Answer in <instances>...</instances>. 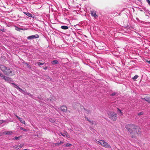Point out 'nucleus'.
I'll return each instance as SVG.
<instances>
[{"label":"nucleus","instance_id":"21","mask_svg":"<svg viewBox=\"0 0 150 150\" xmlns=\"http://www.w3.org/2000/svg\"><path fill=\"white\" fill-rule=\"evenodd\" d=\"M64 145L66 147H68L71 146L72 145V144L70 143H67L65 144Z\"/></svg>","mask_w":150,"mask_h":150},{"label":"nucleus","instance_id":"17","mask_svg":"<svg viewBox=\"0 0 150 150\" xmlns=\"http://www.w3.org/2000/svg\"><path fill=\"white\" fill-rule=\"evenodd\" d=\"M64 143L63 141H61L59 142H58L55 144L56 146H58L61 144Z\"/></svg>","mask_w":150,"mask_h":150},{"label":"nucleus","instance_id":"30","mask_svg":"<svg viewBox=\"0 0 150 150\" xmlns=\"http://www.w3.org/2000/svg\"><path fill=\"white\" fill-rule=\"evenodd\" d=\"M24 144H22L19 145H18L19 147H20V148H22L23 146H24Z\"/></svg>","mask_w":150,"mask_h":150},{"label":"nucleus","instance_id":"28","mask_svg":"<svg viewBox=\"0 0 150 150\" xmlns=\"http://www.w3.org/2000/svg\"><path fill=\"white\" fill-rule=\"evenodd\" d=\"M49 120L50 122H54L55 121L54 120L52 119H51V118L50 119H49Z\"/></svg>","mask_w":150,"mask_h":150},{"label":"nucleus","instance_id":"45","mask_svg":"<svg viewBox=\"0 0 150 150\" xmlns=\"http://www.w3.org/2000/svg\"><path fill=\"white\" fill-rule=\"evenodd\" d=\"M87 113H89L91 112L89 110H87Z\"/></svg>","mask_w":150,"mask_h":150},{"label":"nucleus","instance_id":"26","mask_svg":"<svg viewBox=\"0 0 150 150\" xmlns=\"http://www.w3.org/2000/svg\"><path fill=\"white\" fill-rule=\"evenodd\" d=\"M27 95H28L30 97L32 98H33V95H31L30 93H27Z\"/></svg>","mask_w":150,"mask_h":150},{"label":"nucleus","instance_id":"29","mask_svg":"<svg viewBox=\"0 0 150 150\" xmlns=\"http://www.w3.org/2000/svg\"><path fill=\"white\" fill-rule=\"evenodd\" d=\"M37 63L39 66L42 65L44 64V63H40V62H38Z\"/></svg>","mask_w":150,"mask_h":150},{"label":"nucleus","instance_id":"14","mask_svg":"<svg viewBox=\"0 0 150 150\" xmlns=\"http://www.w3.org/2000/svg\"><path fill=\"white\" fill-rule=\"evenodd\" d=\"M69 27L68 26L66 25H62L61 26V28L64 30H67L68 28Z\"/></svg>","mask_w":150,"mask_h":150},{"label":"nucleus","instance_id":"35","mask_svg":"<svg viewBox=\"0 0 150 150\" xmlns=\"http://www.w3.org/2000/svg\"><path fill=\"white\" fill-rule=\"evenodd\" d=\"M116 94V93H115V92H114V93H112V94H111V96H114Z\"/></svg>","mask_w":150,"mask_h":150},{"label":"nucleus","instance_id":"8","mask_svg":"<svg viewBox=\"0 0 150 150\" xmlns=\"http://www.w3.org/2000/svg\"><path fill=\"white\" fill-rule=\"evenodd\" d=\"M7 67L4 65L2 64H0V69L4 74L5 73V72L7 69Z\"/></svg>","mask_w":150,"mask_h":150},{"label":"nucleus","instance_id":"46","mask_svg":"<svg viewBox=\"0 0 150 150\" xmlns=\"http://www.w3.org/2000/svg\"><path fill=\"white\" fill-rule=\"evenodd\" d=\"M88 121H89L91 123H92V121H91L90 120H89Z\"/></svg>","mask_w":150,"mask_h":150},{"label":"nucleus","instance_id":"32","mask_svg":"<svg viewBox=\"0 0 150 150\" xmlns=\"http://www.w3.org/2000/svg\"><path fill=\"white\" fill-rule=\"evenodd\" d=\"M1 31H2L3 32H5V30L4 29V28H2L0 29Z\"/></svg>","mask_w":150,"mask_h":150},{"label":"nucleus","instance_id":"37","mask_svg":"<svg viewBox=\"0 0 150 150\" xmlns=\"http://www.w3.org/2000/svg\"><path fill=\"white\" fill-rule=\"evenodd\" d=\"M19 139V137H15L13 138L14 139L17 140Z\"/></svg>","mask_w":150,"mask_h":150},{"label":"nucleus","instance_id":"47","mask_svg":"<svg viewBox=\"0 0 150 150\" xmlns=\"http://www.w3.org/2000/svg\"><path fill=\"white\" fill-rule=\"evenodd\" d=\"M132 138H135V137H134V136H132Z\"/></svg>","mask_w":150,"mask_h":150},{"label":"nucleus","instance_id":"39","mask_svg":"<svg viewBox=\"0 0 150 150\" xmlns=\"http://www.w3.org/2000/svg\"><path fill=\"white\" fill-rule=\"evenodd\" d=\"M61 134L62 135V136H63L64 137H65V133L64 134V133H61Z\"/></svg>","mask_w":150,"mask_h":150},{"label":"nucleus","instance_id":"4","mask_svg":"<svg viewBox=\"0 0 150 150\" xmlns=\"http://www.w3.org/2000/svg\"><path fill=\"white\" fill-rule=\"evenodd\" d=\"M98 144L101 145L103 146L108 148H110V146L106 142H105L104 140H101L98 141Z\"/></svg>","mask_w":150,"mask_h":150},{"label":"nucleus","instance_id":"7","mask_svg":"<svg viewBox=\"0 0 150 150\" xmlns=\"http://www.w3.org/2000/svg\"><path fill=\"white\" fill-rule=\"evenodd\" d=\"M91 13L92 16L93 17L94 19H97L98 17V16L97 14L96 11H91Z\"/></svg>","mask_w":150,"mask_h":150},{"label":"nucleus","instance_id":"9","mask_svg":"<svg viewBox=\"0 0 150 150\" xmlns=\"http://www.w3.org/2000/svg\"><path fill=\"white\" fill-rule=\"evenodd\" d=\"M15 115L17 117V118L19 120V121L21 123L25 124V122L24 120L22 119L19 117L18 116L16 115Z\"/></svg>","mask_w":150,"mask_h":150},{"label":"nucleus","instance_id":"19","mask_svg":"<svg viewBox=\"0 0 150 150\" xmlns=\"http://www.w3.org/2000/svg\"><path fill=\"white\" fill-rule=\"evenodd\" d=\"M14 149L17 150L19 149L18 145H15L13 146Z\"/></svg>","mask_w":150,"mask_h":150},{"label":"nucleus","instance_id":"11","mask_svg":"<svg viewBox=\"0 0 150 150\" xmlns=\"http://www.w3.org/2000/svg\"><path fill=\"white\" fill-rule=\"evenodd\" d=\"M26 15L29 17H32L33 18H34V16H33L30 13L28 12H23Z\"/></svg>","mask_w":150,"mask_h":150},{"label":"nucleus","instance_id":"42","mask_svg":"<svg viewBox=\"0 0 150 150\" xmlns=\"http://www.w3.org/2000/svg\"><path fill=\"white\" fill-rule=\"evenodd\" d=\"M147 2L148 3V4L150 2V1L149 0H146Z\"/></svg>","mask_w":150,"mask_h":150},{"label":"nucleus","instance_id":"1","mask_svg":"<svg viewBox=\"0 0 150 150\" xmlns=\"http://www.w3.org/2000/svg\"><path fill=\"white\" fill-rule=\"evenodd\" d=\"M125 127L130 133H132L133 131H134L135 129H137L138 132L140 131V128L138 126H135L132 124L126 125Z\"/></svg>","mask_w":150,"mask_h":150},{"label":"nucleus","instance_id":"20","mask_svg":"<svg viewBox=\"0 0 150 150\" xmlns=\"http://www.w3.org/2000/svg\"><path fill=\"white\" fill-rule=\"evenodd\" d=\"M138 77V75H135L133 77L132 79L133 80H135L137 79Z\"/></svg>","mask_w":150,"mask_h":150},{"label":"nucleus","instance_id":"40","mask_svg":"<svg viewBox=\"0 0 150 150\" xmlns=\"http://www.w3.org/2000/svg\"><path fill=\"white\" fill-rule=\"evenodd\" d=\"M118 110L120 112V113L122 114V111L120 110L119 108H117Z\"/></svg>","mask_w":150,"mask_h":150},{"label":"nucleus","instance_id":"18","mask_svg":"<svg viewBox=\"0 0 150 150\" xmlns=\"http://www.w3.org/2000/svg\"><path fill=\"white\" fill-rule=\"evenodd\" d=\"M5 133L6 134L10 135L12 134V132L11 131H7L5 132Z\"/></svg>","mask_w":150,"mask_h":150},{"label":"nucleus","instance_id":"44","mask_svg":"<svg viewBox=\"0 0 150 150\" xmlns=\"http://www.w3.org/2000/svg\"><path fill=\"white\" fill-rule=\"evenodd\" d=\"M86 120H87L88 121L89 120L87 117H86Z\"/></svg>","mask_w":150,"mask_h":150},{"label":"nucleus","instance_id":"2","mask_svg":"<svg viewBox=\"0 0 150 150\" xmlns=\"http://www.w3.org/2000/svg\"><path fill=\"white\" fill-rule=\"evenodd\" d=\"M109 118L113 121H115L117 120V114L114 112H110L108 113Z\"/></svg>","mask_w":150,"mask_h":150},{"label":"nucleus","instance_id":"50","mask_svg":"<svg viewBox=\"0 0 150 150\" xmlns=\"http://www.w3.org/2000/svg\"><path fill=\"white\" fill-rule=\"evenodd\" d=\"M23 150H27V149H23Z\"/></svg>","mask_w":150,"mask_h":150},{"label":"nucleus","instance_id":"38","mask_svg":"<svg viewBox=\"0 0 150 150\" xmlns=\"http://www.w3.org/2000/svg\"><path fill=\"white\" fill-rule=\"evenodd\" d=\"M4 76V75H3V74L0 72V76L1 77H3Z\"/></svg>","mask_w":150,"mask_h":150},{"label":"nucleus","instance_id":"16","mask_svg":"<svg viewBox=\"0 0 150 150\" xmlns=\"http://www.w3.org/2000/svg\"><path fill=\"white\" fill-rule=\"evenodd\" d=\"M143 99L145 100L146 101L148 102V103L150 102V98H143Z\"/></svg>","mask_w":150,"mask_h":150},{"label":"nucleus","instance_id":"41","mask_svg":"<svg viewBox=\"0 0 150 150\" xmlns=\"http://www.w3.org/2000/svg\"><path fill=\"white\" fill-rule=\"evenodd\" d=\"M47 67L46 66H45L43 67V69H44L45 70H46L47 69Z\"/></svg>","mask_w":150,"mask_h":150},{"label":"nucleus","instance_id":"31","mask_svg":"<svg viewBox=\"0 0 150 150\" xmlns=\"http://www.w3.org/2000/svg\"><path fill=\"white\" fill-rule=\"evenodd\" d=\"M143 112H139V113H138V115H143Z\"/></svg>","mask_w":150,"mask_h":150},{"label":"nucleus","instance_id":"23","mask_svg":"<svg viewBox=\"0 0 150 150\" xmlns=\"http://www.w3.org/2000/svg\"><path fill=\"white\" fill-rule=\"evenodd\" d=\"M65 136H66L68 138H70V135L68 134V133L67 132L65 133Z\"/></svg>","mask_w":150,"mask_h":150},{"label":"nucleus","instance_id":"24","mask_svg":"<svg viewBox=\"0 0 150 150\" xmlns=\"http://www.w3.org/2000/svg\"><path fill=\"white\" fill-rule=\"evenodd\" d=\"M142 9L145 11L146 12H148L149 10L147 8H146L145 7H144L142 8Z\"/></svg>","mask_w":150,"mask_h":150},{"label":"nucleus","instance_id":"33","mask_svg":"<svg viewBox=\"0 0 150 150\" xmlns=\"http://www.w3.org/2000/svg\"><path fill=\"white\" fill-rule=\"evenodd\" d=\"M18 91H19L20 92H21L23 90L20 88V87L17 89Z\"/></svg>","mask_w":150,"mask_h":150},{"label":"nucleus","instance_id":"3","mask_svg":"<svg viewBox=\"0 0 150 150\" xmlns=\"http://www.w3.org/2000/svg\"><path fill=\"white\" fill-rule=\"evenodd\" d=\"M4 74L7 76H12L15 74L14 71L12 68H7Z\"/></svg>","mask_w":150,"mask_h":150},{"label":"nucleus","instance_id":"34","mask_svg":"<svg viewBox=\"0 0 150 150\" xmlns=\"http://www.w3.org/2000/svg\"><path fill=\"white\" fill-rule=\"evenodd\" d=\"M137 20L138 21H139V22H140L141 23H143V22L144 21H140L138 18H137Z\"/></svg>","mask_w":150,"mask_h":150},{"label":"nucleus","instance_id":"49","mask_svg":"<svg viewBox=\"0 0 150 150\" xmlns=\"http://www.w3.org/2000/svg\"><path fill=\"white\" fill-rule=\"evenodd\" d=\"M25 63V64H26L28 65V63Z\"/></svg>","mask_w":150,"mask_h":150},{"label":"nucleus","instance_id":"25","mask_svg":"<svg viewBox=\"0 0 150 150\" xmlns=\"http://www.w3.org/2000/svg\"><path fill=\"white\" fill-rule=\"evenodd\" d=\"M20 128L21 129L23 130L25 132H26L27 130L26 129L24 128L23 127H20Z\"/></svg>","mask_w":150,"mask_h":150},{"label":"nucleus","instance_id":"12","mask_svg":"<svg viewBox=\"0 0 150 150\" xmlns=\"http://www.w3.org/2000/svg\"><path fill=\"white\" fill-rule=\"evenodd\" d=\"M141 129L140 128V131L139 132H138L137 129H135V131L134 132H136V133L138 135V136H139V135H140L142 132L141 131Z\"/></svg>","mask_w":150,"mask_h":150},{"label":"nucleus","instance_id":"6","mask_svg":"<svg viewBox=\"0 0 150 150\" xmlns=\"http://www.w3.org/2000/svg\"><path fill=\"white\" fill-rule=\"evenodd\" d=\"M2 78L4 80L10 83H11V82H12L13 81L12 79L9 77L5 76L4 75V76Z\"/></svg>","mask_w":150,"mask_h":150},{"label":"nucleus","instance_id":"27","mask_svg":"<svg viewBox=\"0 0 150 150\" xmlns=\"http://www.w3.org/2000/svg\"><path fill=\"white\" fill-rule=\"evenodd\" d=\"M16 30L18 31H20L21 30H23L22 28H20L18 27H16Z\"/></svg>","mask_w":150,"mask_h":150},{"label":"nucleus","instance_id":"13","mask_svg":"<svg viewBox=\"0 0 150 150\" xmlns=\"http://www.w3.org/2000/svg\"><path fill=\"white\" fill-rule=\"evenodd\" d=\"M51 63L52 65H54L55 64H58V62L57 60H55L52 61Z\"/></svg>","mask_w":150,"mask_h":150},{"label":"nucleus","instance_id":"51","mask_svg":"<svg viewBox=\"0 0 150 150\" xmlns=\"http://www.w3.org/2000/svg\"><path fill=\"white\" fill-rule=\"evenodd\" d=\"M138 0V1H140V0Z\"/></svg>","mask_w":150,"mask_h":150},{"label":"nucleus","instance_id":"36","mask_svg":"<svg viewBox=\"0 0 150 150\" xmlns=\"http://www.w3.org/2000/svg\"><path fill=\"white\" fill-rule=\"evenodd\" d=\"M5 121L4 120H0V124H1L2 123H3L4 122H5Z\"/></svg>","mask_w":150,"mask_h":150},{"label":"nucleus","instance_id":"15","mask_svg":"<svg viewBox=\"0 0 150 150\" xmlns=\"http://www.w3.org/2000/svg\"><path fill=\"white\" fill-rule=\"evenodd\" d=\"M11 84L13 85V87L14 88H16L17 89H18L19 87L16 85V84H15V83H11Z\"/></svg>","mask_w":150,"mask_h":150},{"label":"nucleus","instance_id":"48","mask_svg":"<svg viewBox=\"0 0 150 150\" xmlns=\"http://www.w3.org/2000/svg\"><path fill=\"white\" fill-rule=\"evenodd\" d=\"M148 4L150 6V2Z\"/></svg>","mask_w":150,"mask_h":150},{"label":"nucleus","instance_id":"10","mask_svg":"<svg viewBox=\"0 0 150 150\" xmlns=\"http://www.w3.org/2000/svg\"><path fill=\"white\" fill-rule=\"evenodd\" d=\"M60 108L63 112H66L67 111V108L65 106H62L60 107Z\"/></svg>","mask_w":150,"mask_h":150},{"label":"nucleus","instance_id":"5","mask_svg":"<svg viewBox=\"0 0 150 150\" xmlns=\"http://www.w3.org/2000/svg\"><path fill=\"white\" fill-rule=\"evenodd\" d=\"M39 36L38 34H36L34 35H30L27 38L28 40H33L34 39H37L39 38Z\"/></svg>","mask_w":150,"mask_h":150},{"label":"nucleus","instance_id":"22","mask_svg":"<svg viewBox=\"0 0 150 150\" xmlns=\"http://www.w3.org/2000/svg\"><path fill=\"white\" fill-rule=\"evenodd\" d=\"M24 95H27V92L26 90H22L21 92Z\"/></svg>","mask_w":150,"mask_h":150},{"label":"nucleus","instance_id":"43","mask_svg":"<svg viewBox=\"0 0 150 150\" xmlns=\"http://www.w3.org/2000/svg\"><path fill=\"white\" fill-rule=\"evenodd\" d=\"M146 61L149 64H150V60L149 61H148L147 60H146Z\"/></svg>","mask_w":150,"mask_h":150}]
</instances>
